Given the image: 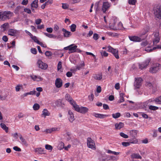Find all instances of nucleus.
Here are the masks:
<instances>
[{"mask_svg":"<svg viewBox=\"0 0 161 161\" xmlns=\"http://www.w3.org/2000/svg\"><path fill=\"white\" fill-rule=\"evenodd\" d=\"M23 10V8L21 6H19L15 8L14 10V13L16 14L21 13L22 12Z\"/></svg>","mask_w":161,"mask_h":161,"instance_id":"5701e85b","label":"nucleus"},{"mask_svg":"<svg viewBox=\"0 0 161 161\" xmlns=\"http://www.w3.org/2000/svg\"><path fill=\"white\" fill-rule=\"evenodd\" d=\"M158 107L156 106L150 105L149 106V109L152 110H155L158 109Z\"/></svg>","mask_w":161,"mask_h":161,"instance_id":"3c124183","label":"nucleus"},{"mask_svg":"<svg viewBox=\"0 0 161 161\" xmlns=\"http://www.w3.org/2000/svg\"><path fill=\"white\" fill-rule=\"evenodd\" d=\"M131 157L134 158L141 159L142 158V157L139 153H133L132 154Z\"/></svg>","mask_w":161,"mask_h":161,"instance_id":"473e14b6","label":"nucleus"},{"mask_svg":"<svg viewBox=\"0 0 161 161\" xmlns=\"http://www.w3.org/2000/svg\"><path fill=\"white\" fill-rule=\"evenodd\" d=\"M19 30L12 29H9L8 32V35L13 36H17L19 35Z\"/></svg>","mask_w":161,"mask_h":161,"instance_id":"7ed1b4c3","label":"nucleus"},{"mask_svg":"<svg viewBox=\"0 0 161 161\" xmlns=\"http://www.w3.org/2000/svg\"><path fill=\"white\" fill-rule=\"evenodd\" d=\"M12 13L10 11L5 12L3 15L1 14V19L4 20L5 19L8 18L10 15L12 14Z\"/></svg>","mask_w":161,"mask_h":161,"instance_id":"f8f14e48","label":"nucleus"},{"mask_svg":"<svg viewBox=\"0 0 161 161\" xmlns=\"http://www.w3.org/2000/svg\"><path fill=\"white\" fill-rule=\"evenodd\" d=\"M161 68V64L157 63L155 64L150 69V71L151 73H155Z\"/></svg>","mask_w":161,"mask_h":161,"instance_id":"20e7f679","label":"nucleus"},{"mask_svg":"<svg viewBox=\"0 0 161 161\" xmlns=\"http://www.w3.org/2000/svg\"><path fill=\"white\" fill-rule=\"evenodd\" d=\"M62 31L63 32V35L64 37H69L71 35V33L70 31L66 30L64 28L62 29Z\"/></svg>","mask_w":161,"mask_h":161,"instance_id":"6ab92c4d","label":"nucleus"},{"mask_svg":"<svg viewBox=\"0 0 161 161\" xmlns=\"http://www.w3.org/2000/svg\"><path fill=\"white\" fill-rule=\"evenodd\" d=\"M31 38L34 41V42H36L37 44L39 43V41L37 40V37L35 36H33V35L31 36Z\"/></svg>","mask_w":161,"mask_h":161,"instance_id":"09e8293b","label":"nucleus"},{"mask_svg":"<svg viewBox=\"0 0 161 161\" xmlns=\"http://www.w3.org/2000/svg\"><path fill=\"white\" fill-rule=\"evenodd\" d=\"M9 27V24L8 23H6L1 26V29L2 31H4L7 30Z\"/></svg>","mask_w":161,"mask_h":161,"instance_id":"412c9836","label":"nucleus"},{"mask_svg":"<svg viewBox=\"0 0 161 161\" xmlns=\"http://www.w3.org/2000/svg\"><path fill=\"white\" fill-rule=\"evenodd\" d=\"M107 35L110 36L115 37L118 36L117 33H113L111 32H108L107 33Z\"/></svg>","mask_w":161,"mask_h":161,"instance_id":"79ce46f5","label":"nucleus"},{"mask_svg":"<svg viewBox=\"0 0 161 161\" xmlns=\"http://www.w3.org/2000/svg\"><path fill=\"white\" fill-rule=\"evenodd\" d=\"M35 22L36 25H39L42 22V19H36L35 20Z\"/></svg>","mask_w":161,"mask_h":161,"instance_id":"69168bd1","label":"nucleus"},{"mask_svg":"<svg viewBox=\"0 0 161 161\" xmlns=\"http://www.w3.org/2000/svg\"><path fill=\"white\" fill-rule=\"evenodd\" d=\"M109 116V115H108L100 114L99 118L103 119L105 117H108Z\"/></svg>","mask_w":161,"mask_h":161,"instance_id":"5fc2aeb1","label":"nucleus"},{"mask_svg":"<svg viewBox=\"0 0 161 161\" xmlns=\"http://www.w3.org/2000/svg\"><path fill=\"white\" fill-rule=\"evenodd\" d=\"M62 8L64 9H68L69 7V5L66 3H62Z\"/></svg>","mask_w":161,"mask_h":161,"instance_id":"603ef678","label":"nucleus"},{"mask_svg":"<svg viewBox=\"0 0 161 161\" xmlns=\"http://www.w3.org/2000/svg\"><path fill=\"white\" fill-rule=\"evenodd\" d=\"M154 101H155V99L153 98H151L145 102L143 103L144 104V106H147L149 103L153 102Z\"/></svg>","mask_w":161,"mask_h":161,"instance_id":"49530a36","label":"nucleus"},{"mask_svg":"<svg viewBox=\"0 0 161 161\" xmlns=\"http://www.w3.org/2000/svg\"><path fill=\"white\" fill-rule=\"evenodd\" d=\"M124 124L122 122H120L119 123H116L115 124V126L116 129H119L123 128L124 126Z\"/></svg>","mask_w":161,"mask_h":161,"instance_id":"a878e982","label":"nucleus"},{"mask_svg":"<svg viewBox=\"0 0 161 161\" xmlns=\"http://www.w3.org/2000/svg\"><path fill=\"white\" fill-rule=\"evenodd\" d=\"M120 135L121 136L124 138H128V136L123 132H120Z\"/></svg>","mask_w":161,"mask_h":161,"instance_id":"6e6d98bb","label":"nucleus"},{"mask_svg":"<svg viewBox=\"0 0 161 161\" xmlns=\"http://www.w3.org/2000/svg\"><path fill=\"white\" fill-rule=\"evenodd\" d=\"M56 104L58 107H63L64 104L62 103V100L59 99L56 102Z\"/></svg>","mask_w":161,"mask_h":161,"instance_id":"2f4dec72","label":"nucleus"},{"mask_svg":"<svg viewBox=\"0 0 161 161\" xmlns=\"http://www.w3.org/2000/svg\"><path fill=\"white\" fill-rule=\"evenodd\" d=\"M57 128H53L51 129H47L43 131V132H45L46 134L50 133L52 132L55 131L57 130Z\"/></svg>","mask_w":161,"mask_h":161,"instance_id":"bb28decb","label":"nucleus"},{"mask_svg":"<svg viewBox=\"0 0 161 161\" xmlns=\"http://www.w3.org/2000/svg\"><path fill=\"white\" fill-rule=\"evenodd\" d=\"M38 0H35L31 4V7L36 8L38 6Z\"/></svg>","mask_w":161,"mask_h":161,"instance_id":"cd10ccee","label":"nucleus"},{"mask_svg":"<svg viewBox=\"0 0 161 161\" xmlns=\"http://www.w3.org/2000/svg\"><path fill=\"white\" fill-rule=\"evenodd\" d=\"M24 11L27 13L28 14H30L31 13V10L28 8H25L24 9Z\"/></svg>","mask_w":161,"mask_h":161,"instance_id":"e2e57ef3","label":"nucleus"},{"mask_svg":"<svg viewBox=\"0 0 161 161\" xmlns=\"http://www.w3.org/2000/svg\"><path fill=\"white\" fill-rule=\"evenodd\" d=\"M155 101L156 103L161 104V96L155 98Z\"/></svg>","mask_w":161,"mask_h":161,"instance_id":"c03bdc74","label":"nucleus"},{"mask_svg":"<svg viewBox=\"0 0 161 161\" xmlns=\"http://www.w3.org/2000/svg\"><path fill=\"white\" fill-rule=\"evenodd\" d=\"M110 6V4L108 2H103L102 8V10L103 13H105L107 10L109 8Z\"/></svg>","mask_w":161,"mask_h":161,"instance_id":"2eb2a0df","label":"nucleus"},{"mask_svg":"<svg viewBox=\"0 0 161 161\" xmlns=\"http://www.w3.org/2000/svg\"><path fill=\"white\" fill-rule=\"evenodd\" d=\"M73 104H71L73 106V107L74 108L75 110L78 112H79V110L80 108V107L79 105L77 104L75 102H74V103H73Z\"/></svg>","mask_w":161,"mask_h":161,"instance_id":"c85d7f7f","label":"nucleus"},{"mask_svg":"<svg viewBox=\"0 0 161 161\" xmlns=\"http://www.w3.org/2000/svg\"><path fill=\"white\" fill-rule=\"evenodd\" d=\"M13 149L15 151L20 152L21 151V149L18 147L17 146H14L13 147Z\"/></svg>","mask_w":161,"mask_h":161,"instance_id":"338daca9","label":"nucleus"},{"mask_svg":"<svg viewBox=\"0 0 161 161\" xmlns=\"http://www.w3.org/2000/svg\"><path fill=\"white\" fill-rule=\"evenodd\" d=\"M87 145L88 147L93 149H95V144L93 140L91 138L88 137L87 139Z\"/></svg>","mask_w":161,"mask_h":161,"instance_id":"0eeeda50","label":"nucleus"},{"mask_svg":"<svg viewBox=\"0 0 161 161\" xmlns=\"http://www.w3.org/2000/svg\"><path fill=\"white\" fill-rule=\"evenodd\" d=\"M149 28L148 27L144 28L138 34L139 37L142 38V40L145 38L144 36L148 31Z\"/></svg>","mask_w":161,"mask_h":161,"instance_id":"1a4fd4ad","label":"nucleus"},{"mask_svg":"<svg viewBox=\"0 0 161 161\" xmlns=\"http://www.w3.org/2000/svg\"><path fill=\"white\" fill-rule=\"evenodd\" d=\"M142 80L140 77L135 78L134 83V86L135 89L139 88L141 86L142 83Z\"/></svg>","mask_w":161,"mask_h":161,"instance_id":"39448f33","label":"nucleus"},{"mask_svg":"<svg viewBox=\"0 0 161 161\" xmlns=\"http://www.w3.org/2000/svg\"><path fill=\"white\" fill-rule=\"evenodd\" d=\"M88 108L86 107H81L79 112L82 114H85L88 111Z\"/></svg>","mask_w":161,"mask_h":161,"instance_id":"393cba45","label":"nucleus"},{"mask_svg":"<svg viewBox=\"0 0 161 161\" xmlns=\"http://www.w3.org/2000/svg\"><path fill=\"white\" fill-rule=\"evenodd\" d=\"M35 152L38 154H42L44 153V149L41 147L35 149Z\"/></svg>","mask_w":161,"mask_h":161,"instance_id":"4be33fe9","label":"nucleus"},{"mask_svg":"<svg viewBox=\"0 0 161 161\" xmlns=\"http://www.w3.org/2000/svg\"><path fill=\"white\" fill-rule=\"evenodd\" d=\"M31 52L34 54H36L37 52L36 49L35 48H32L31 49Z\"/></svg>","mask_w":161,"mask_h":161,"instance_id":"774afa93","label":"nucleus"},{"mask_svg":"<svg viewBox=\"0 0 161 161\" xmlns=\"http://www.w3.org/2000/svg\"><path fill=\"white\" fill-rule=\"evenodd\" d=\"M137 131L136 130H132L130 131V133L132 136H135L137 134Z\"/></svg>","mask_w":161,"mask_h":161,"instance_id":"37998d69","label":"nucleus"},{"mask_svg":"<svg viewBox=\"0 0 161 161\" xmlns=\"http://www.w3.org/2000/svg\"><path fill=\"white\" fill-rule=\"evenodd\" d=\"M64 143L62 142H59L57 146V148L59 150H61L64 148Z\"/></svg>","mask_w":161,"mask_h":161,"instance_id":"72a5a7b5","label":"nucleus"},{"mask_svg":"<svg viewBox=\"0 0 161 161\" xmlns=\"http://www.w3.org/2000/svg\"><path fill=\"white\" fill-rule=\"evenodd\" d=\"M23 88V85L22 84H18L15 87V91L17 92H19L21 89Z\"/></svg>","mask_w":161,"mask_h":161,"instance_id":"e433bc0d","label":"nucleus"},{"mask_svg":"<svg viewBox=\"0 0 161 161\" xmlns=\"http://www.w3.org/2000/svg\"><path fill=\"white\" fill-rule=\"evenodd\" d=\"M129 38L130 41L135 42H139L142 41V38L137 36H129Z\"/></svg>","mask_w":161,"mask_h":161,"instance_id":"9d476101","label":"nucleus"},{"mask_svg":"<svg viewBox=\"0 0 161 161\" xmlns=\"http://www.w3.org/2000/svg\"><path fill=\"white\" fill-rule=\"evenodd\" d=\"M76 25L74 24H72L70 26V30L72 32H74L76 30Z\"/></svg>","mask_w":161,"mask_h":161,"instance_id":"a18cd8bd","label":"nucleus"},{"mask_svg":"<svg viewBox=\"0 0 161 161\" xmlns=\"http://www.w3.org/2000/svg\"><path fill=\"white\" fill-rule=\"evenodd\" d=\"M62 68V62L61 61L59 62L58 66L57 69L58 70H59Z\"/></svg>","mask_w":161,"mask_h":161,"instance_id":"0e129e2a","label":"nucleus"},{"mask_svg":"<svg viewBox=\"0 0 161 161\" xmlns=\"http://www.w3.org/2000/svg\"><path fill=\"white\" fill-rule=\"evenodd\" d=\"M154 14L155 18L161 19V5H157L153 8Z\"/></svg>","mask_w":161,"mask_h":161,"instance_id":"f257e3e1","label":"nucleus"},{"mask_svg":"<svg viewBox=\"0 0 161 161\" xmlns=\"http://www.w3.org/2000/svg\"><path fill=\"white\" fill-rule=\"evenodd\" d=\"M136 2V0H129V3L130 4L134 5Z\"/></svg>","mask_w":161,"mask_h":161,"instance_id":"bf43d9fd","label":"nucleus"},{"mask_svg":"<svg viewBox=\"0 0 161 161\" xmlns=\"http://www.w3.org/2000/svg\"><path fill=\"white\" fill-rule=\"evenodd\" d=\"M152 131L153 133V136L154 137H157V130H156L154 129L152 130Z\"/></svg>","mask_w":161,"mask_h":161,"instance_id":"052dcab7","label":"nucleus"},{"mask_svg":"<svg viewBox=\"0 0 161 161\" xmlns=\"http://www.w3.org/2000/svg\"><path fill=\"white\" fill-rule=\"evenodd\" d=\"M50 115V112L47 109H44L42 111V115L45 118L46 116H48Z\"/></svg>","mask_w":161,"mask_h":161,"instance_id":"b1692460","label":"nucleus"},{"mask_svg":"<svg viewBox=\"0 0 161 161\" xmlns=\"http://www.w3.org/2000/svg\"><path fill=\"white\" fill-rule=\"evenodd\" d=\"M124 94L123 93H120V98L118 102L119 103H122L124 101Z\"/></svg>","mask_w":161,"mask_h":161,"instance_id":"58836bf2","label":"nucleus"},{"mask_svg":"<svg viewBox=\"0 0 161 161\" xmlns=\"http://www.w3.org/2000/svg\"><path fill=\"white\" fill-rule=\"evenodd\" d=\"M121 115L119 113H117L115 114H112V116L114 119H117L120 117Z\"/></svg>","mask_w":161,"mask_h":161,"instance_id":"a19ab883","label":"nucleus"},{"mask_svg":"<svg viewBox=\"0 0 161 161\" xmlns=\"http://www.w3.org/2000/svg\"><path fill=\"white\" fill-rule=\"evenodd\" d=\"M69 53H73L75 52L80 53L81 52L80 50L77 48V46L75 44H72L69 45Z\"/></svg>","mask_w":161,"mask_h":161,"instance_id":"423d86ee","label":"nucleus"},{"mask_svg":"<svg viewBox=\"0 0 161 161\" xmlns=\"http://www.w3.org/2000/svg\"><path fill=\"white\" fill-rule=\"evenodd\" d=\"M101 53L102 56L104 57H107L108 55V53L105 51H102Z\"/></svg>","mask_w":161,"mask_h":161,"instance_id":"13d9d810","label":"nucleus"},{"mask_svg":"<svg viewBox=\"0 0 161 161\" xmlns=\"http://www.w3.org/2000/svg\"><path fill=\"white\" fill-rule=\"evenodd\" d=\"M154 50L153 49V48H152L150 46L148 47L145 49V51L148 52H152L153 50Z\"/></svg>","mask_w":161,"mask_h":161,"instance_id":"864d4df0","label":"nucleus"},{"mask_svg":"<svg viewBox=\"0 0 161 161\" xmlns=\"http://www.w3.org/2000/svg\"><path fill=\"white\" fill-rule=\"evenodd\" d=\"M40 107V105L37 103H35L33 106V109L34 110H38L39 109Z\"/></svg>","mask_w":161,"mask_h":161,"instance_id":"ea45409f","label":"nucleus"},{"mask_svg":"<svg viewBox=\"0 0 161 161\" xmlns=\"http://www.w3.org/2000/svg\"><path fill=\"white\" fill-rule=\"evenodd\" d=\"M68 118L70 122H73L75 119L74 114L70 110L68 111Z\"/></svg>","mask_w":161,"mask_h":161,"instance_id":"4468645a","label":"nucleus"},{"mask_svg":"<svg viewBox=\"0 0 161 161\" xmlns=\"http://www.w3.org/2000/svg\"><path fill=\"white\" fill-rule=\"evenodd\" d=\"M108 51L111 53L114 56L116 59L119 58V56L118 55V49H114L110 46H108Z\"/></svg>","mask_w":161,"mask_h":161,"instance_id":"f03ea898","label":"nucleus"},{"mask_svg":"<svg viewBox=\"0 0 161 161\" xmlns=\"http://www.w3.org/2000/svg\"><path fill=\"white\" fill-rule=\"evenodd\" d=\"M45 55L49 57L52 55V53L50 51H47L45 53Z\"/></svg>","mask_w":161,"mask_h":161,"instance_id":"680f3d73","label":"nucleus"},{"mask_svg":"<svg viewBox=\"0 0 161 161\" xmlns=\"http://www.w3.org/2000/svg\"><path fill=\"white\" fill-rule=\"evenodd\" d=\"M19 139L20 140V142L22 145L26 146H27L28 145V144L26 141L22 137L21 135L20 136Z\"/></svg>","mask_w":161,"mask_h":161,"instance_id":"7c9ffc66","label":"nucleus"},{"mask_svg":"<svg viewBox=\"0 0 161 161\" xmlns=\"http://www.w3.org/2000/svg\"><path fill=\"white\" fill-rule=\"evenodd\" d=\"M115 20V19H114V20L113 23H110L109 24V28L110 29L114 30V31H117V26L115 25L116 23Z\"/></svg>","mask_w":161,"mask_h":161,"instance_id":"a211bd4d","label":"nucleus"},{"mask_svg":"<svg viewBox=\"0 0 161 161\" xmlns=\"http://www.w3.org/2000/svg\"><path fill=\"white\" fill-rule=\"evenodd\" d=\"M154 38L153 40V43L154 46H156V44L159 42L160 39L158 32H155L154 34Z\"/></svg>","mask_w":161,"mask_h":161,"instance_id":"6e6552de","label":"nucleus"},{"mask_svg":"<svg viewBox=\"0 0 161 161\" xmlns=\"http://www.w3.org/2000/svg\"><path fill=\"white\" fill-rule=\"evenodd\" d=\"M94 78L97 80H101L102 78V75L101 74H95L94 76Z\"/></svg>","mask_w":161,"mask_h":161,"instance_id":"f704fd0d","label":"nucleus"},{"mask_svg":"<svg viewBox=\"0 0 161 161\" xmlns=\"http://www.w3.org/2000/svg\"><path fill=\"white\" fill-rule=\"evenodd\" d=\"M150 60V59H147L145 61V62H143L141 64H139V68L141 69H142L146 68L149 64Z\"/></svg>","mask_w":161,"mask_h":161,"instance_id":"ddd939ff","label":"nucleus"},{"mask_svg":"<svg viewBox=\"0 0 161 161\" xmlns=\"http://www.w3.org/2000/svg\"><path fill=\"white\" fill-rule=\"evenodd\" d=\"M30 77L34 81H39L42 80V79L39 76H36L34 75H31Z\"/></svg>","mask_w":161,"mask_h":161,"instance_id":"f3484780","label":"nucleus"},{"mask_svg":"<svg viewBox=\"0 0 161 161\" xmlns=\"http://www.w3.org/2000/svg\"><path fill=\"white\" fill-rule=\"evenodd\" d=\"M1 127L4 130L6 133L8 131V128L6 125L3 123H1Z\"/></svg>","mask_w":161,"mask_h":161,"instance_id":"c756f323","label":"nucleus"},{"mask_svg":"<svg viewBox=\"0 0 161 161\" xmlns=\"http://www.w3.org/2000/svg\"><path fill=\"white\" fill-rule=\"evenodd\" d=\"M43 33L45 36L50 38L55 37L54 35L52 34H49L47 32H43Z\"/></svg>","mask_w":161,"mask_h":161,"instance_id":"de8ad7c7","label":"nucleus"},{"mask_svg":"<svg viewBox=\"0 0 161 161\" xmlns=\"http://www.w3.org/2000/svg\"><path fill=\"white\" fill-rule=\"evenodd\" d=\"M85 65V63L84 62H83L81 64H80L76 66V68L77 70H80L82 69V67L84 66Z\"/></svg>","mask_w":161,"mask_h":161,"instance_id":"4c0bfd02","label":"nucleus"},{"mask_svg":"<svg viewBox=\"0 0 161 161\" xmlns=\"http://www.w3.org/2000/svg\"><path fill=\"white\" fill-rule=\"evenodd\" d=\"M130 142H123L122 143V144L124 147H127L130 145Z\"/></svg>","mask_w":161,"mask_h":161,"instance_id":"4d7b16f0","label":"nucleus"},{"mask_svg":"<svg viewBox=\"0 0 161 161\" xmlns=\"http://www.w3.org/2000/svg\"><path fill=\"white\" fill-rule=\"evenodd\" d=\"M37 64L39 67L42 69H45L47 68V64H46L43 62L41 60H39L38 61Z\"/></svg>","mask_w":161,"mask_h":161,"instance_id":"9b49d317","label":"nucleus"},{"mask_svg":"<svg viewBox=\"0 0 161 161\" xmlns=\"http://www.w3.org/2000/svg\"><path fill=\"white\" fill-rule=\"evenodd\" d=\"M125 29V28L123 27V24L121 22H119L117 25V30H118Z\"/></svg>","mask_w":161,"mask_h":161,"instance_id":"c9c22d12","label":"nucleus"},{"mask_svg":"<svg viewBox=\"0 0 161 161\" xmlns=\"http://www.w3.org/2000/svg\"><path fill=\"white\" fill-rule=\"evenodd\" d=\"M45 148L49 150L52 151L53 149V147L50 145L46 144L45 146Z\"/></svg>","mask_w":161,"mask_h":161,"instance_id":"8fccbe9b","label":"nucleus"},{"mask_svg":"<svg viewBox=\"0 0 161 161\" xmlns=\"http://www.w3.org/2000/svg\"><path fill=\"white\" fill-rule=\"evenodd\" d=\"M65 98L71 104H73V103H74V102H75L72 98L70 97V95L68 94H67L66 95Z\"/></svg>","mask_w":161,"mask_h":161,"instance_id":"aec40b11","label":"nucleus"},{"mask_svg":"<svg viewBox=\"0 0 161 161\" xmlns=\"http://www.w3.org/2000/svg\"><path fill=\"white\" fill-rule=\"evenodd\" d=\"M55 85L58 88L61 87L63 85L62 80L60 78H57L55 81Z\"/></svg>","mask_w":161,"mask_h":161,"instance_id":"dca6fc26","label":"nucleus"}]
</instances>
